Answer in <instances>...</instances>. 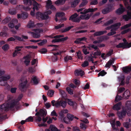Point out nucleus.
<instances>
[{
    "instance_id": "1",
    "label": "nucleus",
    "mask_w": 131,
    "mask_h": 131,
    "mask_svg": "<svg viewBox=\"0 0 131 131\" xmlns=\"http://www.w3.org/2000/svg\"><path fill=\"white\" fill-rule=\"evenodd\" d=\"M18 102L13 100L6 103L0 105V121L5 119L6 116L2 115L9 110L13 108L15 105H18Z\"/></svg>"
},
{
    "instance_id": "2",
    "label": "nucleus",
    "mask_w": 131,
    "mask_h": 131,
    "mask_svg": "<svg viewBox=\"0 0 131 131\" xmlns=\"http://www.w3.org/2000/svg\"><path fill=\"white\" fill-rule=\"evenodd\" d=\"M52 12L50 10L45 12L43 13L38 12L36 14V17L37 18L41 19V20H45L48 19L49 18L48 15H50Z\"/></svg>"
},
{
    "instance_id": "3",
    "label": "nucleus",
    "mask_w": 131,
    "mask_h": 131,
    "mask_svg": "<svg viewBox=\"0 0 131 131\" xmlns=\"http://www.w3.org/2000/svg\"><path fill=\"white\" fill-rule=\"evenodd\" d=\"M10 76L9 75H6L0 77V85L2 86H5L6 89L9 90L10 86L7 84V81L10 78Z\"/></svg>"
},
{
    "instance_id": "4",
    "label": "nucleus",
    "mask_w": 131,
    "mask_h": 131,
    "mask_svg": "<svg viewBox=\"0 0 131 131\" xmlns=\"http://www.w3.org/2000/svg\"><path fill=\"white\" fill-rule=\"evenodd\" d=\"M52 105L53 106H55L56 107L62 106L63 108H65L67 104L66 101L61 100H58L56 102L54 100H53L51 102Z\"/></svg>"
},
{
    "instance_id": "5",
    "label": "nucleus",
    "mask_w": 131,
    "mask_h": 131,
    "mask_svg": "<svg viewBox=\"0 0 131 131\" xmlns=\"http://www.w3.org/2000/svg\"><path fill=\"white\" fill-rule=\"evenodd\" d=\"M78 16L77 14L75 13L70 17L69 20H71L72 22L79 23L81 19L80 16L79 17H77Z\"/></svg>"
},
{
    "instance_id": "6",
    "label": "nucleus",
    "mask_w": 131,
    "mask_h": 131,
    "mask_svg": "<svg viewBox=\"0 0 131 131\" xmlns=\"http://www.w3.org/2000/svg\"><path fill=\"white\" fill-rule=\"evenodd\" d=\"M127 113V111L126 109L123 108L121 111H118L117 112V114L119 118L122 119L124 118Z\"/></svg>"
},
{
    "instance_id": "7",
    "label": "nucleus",
    "mask_w": 131,
    "mask_h": 131,
    "mask_svg": "<svg viewBox=\"0 0 131 131\" xmlns=\"http://www.w3.org/2000/svg\"><path fill=\"white\" fill-rule=\"evenodd\" d=\"M33 7L32 8L33 10L31 11L30 12V15L32 16H35V10L36 9L37 10H38L39 8L38 7L40 5L39 4H38L37 3L35 0L33 1Z\"/></svg>"
},
{
    "instance_id": "8",
    "label": "nucleus",
    "mask_w": 131,
    "mask_h": 131,
    "mask_svg": "<svg viewBox=\"0 0 131 131\" xmlns=\"http://www.w3.org/2000/svg\"><path fill=\"white\" fill-rule=\"evenodd\" d=\"M27 83V81L26 80L23 82L19 85V88L22 92H24L26 91V84Z\"/></svg>"
},
{
    "instance_id": "9",
    "label": "nucleus",
    "mask_w": 131,
    "mask_h": 131,
    "mask_svg": "<svg viewBox=\"0 0 131 131\" xmlns=\"http://www.w3.org/2000/svg\"><path fill=\"white\" fill-rule=\"evenodd\" d=\"M36 32H31V34L33 37L35 38H38L40 37V34L39 33L40 32L39 29H35Z\"/></svg>"
},
{
    "instance_id": "10",
    "label": "nucleus",
    "mask_w": 131,
    "mask_h": 131,
    "mask_svg": "<svg viewBox=\"0 0 131 131\" xmlns=\"http://www.w3.org/2000/svg\"><path fill=\"white\" fill-rule=\"evenodd\" d=\"M120 7L117 9L116 13L118 15H121L122 14L125 10V8L123 7V5L120 4Z\"/></svg>"
},
{
    "instance_id": "11",
    "label": "nucleus",
    "mask_w": 131,
    "mask_h": 131,
    "mask_svg": "<svg viewBox=\"0 0 131 131\" xmlns=\"http://www.w3.org/2000/svg\"><path fill=\"white\" fill-rule=\"evenodd\" d=\"M121 105V102H119L114 105L113 107L112 108L114 110L117 111H118L120 110Z\"/></svg>"
},
{
    "instance_id": "12",
    "label": "nucleus",
    "mask_w": 131,
    "mask_h": 131,
    "mask_svg": "<svg viewBox=\"0 0 131 131\" xmlns=\"http://www.w3.org/2000/svg\"><path fill=\"white\" fill-rule=\"evenodd\" d=\"M28 14L26 12H23L21 14H18L17 15L18 19L21 18L23 19H26L28 17Z\"/></svg>"
},
{
    "instance_id": "13",
    "label": "nucleus",
    "mask_w": 131,
    "mask_h": 131,
    "mask_svg": "<svg viewBox=\"0 0 131 131\" xmlns=\"http://www.w3.org/2000/svg\"><path fill=\"white\" fill-rule=\"evenodd\" d=\"M122 70L124 73L128 74L131 71V66L123 67Z\"/></svg>"
},
{
    "instance_id": "14",
    "label": "nucleus",
    "mask_w": 131,
    "mask_h": 131,
    "mask_svg": "<svg viewBox=\"0 0 131 131\" xmlns=\"http://www.w3.org/2000/svg\"><path fill=\"white\" fill-rule=\"evenodd\" d=\"M122 18L126 21H128L129 19H131V12H128L127 15H123Z\"/></svg>"
},
{
    "instance_id": "15",
    "label": "nucleus",
    "mask_w": 131,
    "mask_h": 131,
    "mask_svg": "<svg viewBox=\"0 0 131 131\" xmlns=\"http://www.w3.org/2000/svg\"><path fill=\"white\" fill-rule=\"evenodd\" d=\"M91 14H84L81 15L80 16V18L81 19H85L86 20L89 19L90 17L91 16Z\"/></svg>"
},
{
    "instance_id": "16",
    "label": "nucleus",
    "mask_w": 131,
    "mask_h": 131,
    "mask_svg": "<svg viewBox=\"0 0 131 131\" xmlns=\"http://www.w3.org/2000/svg\"><path fill=\"white\" fill-rule=\"evenodd\" d=\"M126 111H131V100L127 101L125 103V108Z\"/></svg>"
},
{
    "instance_id": "17",
    "label": "nucleus",
    "mask_w": 131,
    "mask_h": 131,
    "mask_svg": "<svg viewBox=\"0 0 131 131\" xmlns=\"http://www.w3.org/2000/svg\"><path fill=\"white\" fill-rule=\"evenodd\" d=\"M97 8H95L94 9L92 8H89L88 9H85L83 11L84 14H86V13L89 12H95L97 10Z\"/></svg>"
},
{
    "instance_id": "18",
    "label": "nucleus",
    "mask_w": 131,
    "mask_h": 131,
    "mask_svg": "<svg viewBox=\"0 0 131 131\" xmlns=\"http://www.w3.org/2000/svg\"><path fill=\"white\" fill-rule=\"evenodd\" d=\"M67 103L70 106H74L75 108H76L77 104L75 102L73 101L71 99H68L67 100Z\"/></svg>"
},
{
    "instance_id": "19",
    "label": "nucleus",
    "mask_w": 131,
    "mask_h": 131,
    "mask_svg": "<svg viewBox=\"0 0 131 131\" xmlns=\"http://www.w3.org/2000/svg\"><path fill=\"white\" fill-rule=\"evenodd\" d=\"M75 73L76 76H82L84 74V72L82 70H77L75 71Z\"/></svg>"
},
{
    "instance_id": "20",
    "label": "nucleus",
    "mask_w": 131,
    "mask_h": 131,
    "mask_svg": "<svg viewBox=\"0 0 131 131\" xmlns=\"http://www.w3.org/2000/svg\"><path fill=\"white\" fill-rule=\"evenodd\" d=\"M107 32L106 30L101 31H97L95 32L94 34V37L100 36Z\"/></svg>"
},
{
    "instance_id": "21",
    "label": "nucleus",
    "mask_w": 131,
    "mask_h": 131,
    "mask_svg": "<svg viewBox=\"0 0 131 131\" xmlns=\"http://www.w3.org/2000/svg\"><path fill=\"white\" fill-rule=\"evenodd\" d=\"M130 95V93L128 90L125 91L123 94V96L125 99H127L128 98Z\"/></svg>"
},
{
    "instance_id": "22",
    "label": "nucleus",
    "mask_w": 131,
    "mask_h": 131,
    "mask_svg": "<svg viewBox=\"0 0 131 131\" xmlns=\"http://www.w3.org/2000/svg\"><path fill=\"white\" fill-rule=\"evenodd\" d=\"M123 41L124 42H123L125 46V47L126 48H129L131 47V42L129 43L127 42V40L125 38H124L123 39Z\"/></svg>"
},
{
    "instance_id": "23",
    "label": "nucleus",
    "mask_w": 131,
    "mask_h": 131,
    "mask_svg": "<svg viewBox=\"0 0 131 131\" xmlns=\"http://www.w3.org/2000/svg\"><path fill=\"white\" fill-rule=\"evenodd\" d=\"M66 0H58L55 2V4L57 5H62L64 4Z\"/></svg>"
},
{
    "instance_id": "24",
    "label": "nucleus",
    "mask_w": 131,
    "mask_h": 131,
    "mask_svg": "<svg viewBox=\"0 0 131 131\" xmlns=\"http://www.w3.org/2000/svg\"><path fill=\"white\" fill-rule=\"evenodd\" d=\"M80 1V0H75L74 1L71 3V7L73 8L75 7Z\"/></svg>"
},
{
    "instance_id": "25",
    "label": "nucleus",
    "mask_w": 131,
    "mask_h": 131,
    "mask_svg": "<svg viewBox=\"0 0 131 131\" xmlns=\"http://www.w3.org/2000/svg\"><path fill=\"white\" fill-rule=\"evenodd\" d=\"M32 80L33 85H37L38 84L39 82L36 76H34L32 79Z\"/></svg>"
},
{
    "instance_id": "26",
    "label": "nucleus",
    "mask_w": 131,
    "mask_h": 131,
    "mask_svg": "<svg viewBox=\"0 0 131 131\" xmlns=\"http://www.w3.org/2000/svg\"><path fill=\"white\" fill-rule=\"evenodd\" d=\"M59 92L62 97L63 98H66L67 96V94L66 92L64 91L59 90Z\"/></svg>"
},
{
    "instance_id": "27",
    "label": "nucleus",
    "mask_w": 131,
    "mask_h": 131,
    "mask_svg": "<svg viewBox=\"0 0 131 131\" xmlns=\"http://www.w3.org/2000/svg\"><path fill=\"white\" fill-rule=\"evenodd\" d=\"M110 12V9L109 7H107L103 9L102 10V13L104 14H106Z\"/></svg>"
},
{
    "instance_id": "28",
    "label": "nucleus",
    "mask_w": 131,
    "mask_h": 131,
    "mask_svg": "<svg viewBox=\"0 0 131 131\" xmlns=\"http://www.w3.org/2000/svg\"><path fill=\"white\" fill-rule=\"evenodd\" d=\"M50 129L51 131H59V130L54 126L53 125H50Z\"/></svg>"
},
{
    "instance_id": "29",
    "label": "nucleus",
    "mask_w": 131,
    "mask_h": 131,
    "mask_svg": "<svg viewBox=\"0 0 131 131\" xmlns=\"http://www.w3.org/2000/svg\"><path fill=\"white\" fill-rule=\"evenodd\" d=\"M41 42L38 43L37 44L38 45L41 46H42L47 42V40L46 39H43V40H41H41L40 41Z\"/></svg>"
},
{
    "instance_id": "30",
    "label": "nucleus",
    "mask_w": 131,
    "mask_h": 131,
    "mask_svg": "<svg viewBox=\"0 0 131 131\" xmlns=\"http://www.w3.org/2000/svg\"><path fill=\"white\" fill-rule=\"evenodd\" d=\"M40 116H45L46 115L47 112L46 110L41 109L40 110Z\"/></svg>"
},
{
    "instance_id": "31",
    "label": "nucleus",
    "mask_w": 131,
    "mask_h": 131,
    "mask_svg": "<svg viewBox=\"0 0 131 131\" xmlns=\"http://www.w3.org/2000/svg\"><path fill=\"white\" fill-rule=\"evenodd\" d=\"M74 115L70 114H68L67 115V118H68V120L69 121H72L74 119Z\"/></svg>"
},
{
    "instance_id": "32",
    "label": "nucleus",
    "mask_w": 131,
    "mask_h": 131,
    "mask_svg": "<svg viewBox=\"0 0 131 131\" xmlns=\"http://www.w3.org/2000/svg\"><path fill=\"white\" fill-rule=\"evenodd\" d=\"M11 19L9 17H7L2 21V23L4 24H6L9 22Z\"/></svg>"
},
{
    "instance_id": "33",
    "label": "nucleus",
    "mask_w": 131,
    "mask_h": 131,
    "mask_svg": "<svg viewBox=\"0 0 131 131\" xmlns=\"http://www.w3.org/2000/svg\"><path fill=\"white\" fill-rule=\"evenodd\" d=\"M113 20L112 19H110L104 24V25L105 26H108L113 23Z\"/></svg>"
},
{
    "instance_id": "34",
    "label": "nucleus",
    "mask_w": 131,
    "mask_h": 131,
    "mask_svg": "<svg viewBox=\"0 0 131 131\" xmlns=\"http://www.w3.org/2000/svg\"><path fill=\"white\" fill-rule=\"evenodd\" d=\"M77 56L79 59H82L83 58V56H82V54L81 53V52L79 51L78 52H77Z\"/></svg>"
},
{
    "instance_id": "35",
    "label": "nucleus",
    "mask_w": 131,
    "mask_h": 131,
    "mask_svg": "<svg viewBox=\"0 0 131 131\" xmlns=\"http://www.w3.org/2000/svg\"><path fill=\"white\" fill-rule=\"evenodd\" d=\"M107 74V72L105 71L104 70H103L100 72L98 74V77L101 76H103Z\"/></svg>"
},
{
    "instance_id": "36",
    "label": "nucleus",
    "mask_w": 131,
    "mask_h": 131,
    "mask_svg": "<svg viewBox=\"0 0 131 131\" xmlns=\"http://www.w3.org/2000/svg\"><path fill=\"white\" fill-rule=\"evenodd\" d=\"M73 26H71L68 27L62 31V32H64L69 31L71 28L73 27Z\"/></svg>"
},
{
    "instance_id": "37",
    "label": "nucleus",
    "mask_w": 131,
    "mask_h": 131,
    "mask_svg": "<svg viewBox=\"0 0 131 131\" xmlns=\"http://www.w3.org/2000/svg\"><path fill=\"white\" fill-rule=\"evenodd\" d=\"M80 127L83 130H85L87 126L85 124L81 123L80 124Z\"/></svg>"
},
{
    "instance_id": "38",
    "label": "nucleus",
    "mask_w": 131,
    "mask_h": 131,
    "mask_svg": "<svg viewBox=\"0 0 131 131\" xmlns=\"http://www.w3.org/2000/svg\"><path fill=\"white\" fill-rule=\"evenodd\" d=\"M65 14L63 12H59L57 13L56 15V17H62L65 15Z\"/></svg>"
},
{
    "instance_id": "39",
    "label": "nucleus",
    "mask_w": 131,
    "mask_h": 131,
    "mask_svg": "<svg viewBox=\"0 0 131 131\" xmlns=\"http://www.w3.org/2000/svg\"><path fill=\"white\" fill-rule=\"evenodd\" d=\"M9 48V46L7 44H6L3 45L2 47V49L4 51L7 50Z\"/></svg>"
},
{
    "instance_id": "40",
    "label": "nucleus",
    "mask_w": 131,
    "mask_h": 131,
    "mask_svg": "<svg viewBox=\"0 0 131 131\" xmlns=\"http://www.w3.org/2000/svg\"><path fill=\"white\" fill-rule=\"evenodd\" d=\"M84 48L82 49V51H83V53L85 55H86L89 53V52L87 51V49L86 48V47L85 46H83Z\"/></svg>"
},
{
    "instance_id": "41",
    "label": "nucleus",
    "mask_w": 131,
    "mask_h": 131,
    "mask_svg": "<svg viewBox=\"0 0 131 131\" xmlns=\"http://www.w3.org/2000/svg\"><path fill=\"white\" fill-rule=\"evenodd\" d=\"M66 90L69 94L71 95L73 94V91L70 88L67 87L66 88Z\"/></svg>"
},
{
    "instance_id": "42",
    "label": "nucleus",
    "mask_w": 131,
    "mask_h": 131,
    "mask_svg": "<svg viewBox=\"0 0 131 131\" xmlns=\"http://www.w3.org/2000/svg\"><path fill=\"white\" fill-rule=\"evenodd\" d=\"M116 47L117 48H125L124 47H125V46L123 42H122L119 43L118 45L116 46Z\"/></svg>"
},
{
    "instance_id": "43",
    "label": "nucleus",
    "mask_w": 131,
    "mask_h": 131,
    "mask_svg": "<svg viewBox=\"0 0 131 131\" xmlns=\"http://www.w3.org/2000/svg\"><path fill=\"white\" fill-rule=\"evenodd\" d=\"M72 59V58L71 56H67L64 58V61L66 62H68L69 60H71Z\"/></svg>"
},
{
    "instance_id": "44",
    "label": "nucleus",
    "mask_w": 131,
    "mask_h": 131,
    "mask_svg": "<svg viewBox=\"0 0 131 131\" xmlns=\"http://www.w3.org/2000/svg\"><path fill=\"white\" fill-rule=\"evenodd\" d=\"M130 123L129 122H126L124 123L123 125L124 127L128 129L130 127Z\"/></svg>"
},
{
    "instance_id": "45",
    "label": "nucleus",
    "mask_w": 131,
    "mask_h": 131,
    "mask_svg": "<svg viewBox=\"0 0 131 131\" xmlns=\"http://www.w3.org/2000/svg\"><path fill=\"white\" fill-rule=\"evenodd\" d=\"M122 97L121 96L117 95L116 97L115 102H116L121 100Z\"/></svg>"
},
{
    "instance_id": "46",
    "label": "nucleus",
    "mask_w": 131,
    "mask_h": 131,
    "mask_svg": "<svg viewBox=\"0 0 131 131\" xmlns=\"http://www.w3.org/2000/svg\"><path fill=\"white\" fill-rule=\"evenodd\" d=\"M54 93V91L52 90H49L47 93V95L50 97H52Z\"/></svg>"
},
{
    "instance_id": "47",
    "label": "nucleus",
    "mask_w": 131,
    "mask_h": 131,
    "mask_svg": "<svg viewBox=\"0 0 131 131\" xmlns=\"http://www.w3.org/2000/svg\"><path fill=\"white\" fill-rule=\"evenodd\" d=\"M113 30L112 29L111 30V32L108 33L107 35L108 36H111L115 34L116 32L115 31H113Z\"/></svg>"
},
{
    "instance_id": "48",
    "label": "nucleus",
    "mask_w": 131,
    "mask_h": 131,
    "mask_svg": "<svg viewBox=\"0 0 131 131\" xmlns=\"http://www.w3.org/2000/svg\"><path fill=\"white\" fill-rule=\"evenodd\" d=\"M121 23L120 22L111 25L112 26H113V27H118V28L121 26Z\"/></svg>"
},
{
    "instance_id": "49",
    "label": "nucleus",
    "mask_w": 131,
    "mask_h": 131,
    "mask_svg": "<svg viewBox=\"0 0 131 131\" xmlns=\"http://www.w3.org/2000/svg\"><path fill=\"white\" fill-rule=\"evenodd\" d=\"M89 62L88 61H85L81 65L83 67H85L88 66L89 65Z\"/></svg>"
},
{
    "instance_id": "50",
    "label": "nucleus",
    "mask_w": 131,
    "mask_h": 131,
    "mask_svg": "<svg viewBox=\"0 0 131 131\" xmlns=\"http://www.w3.org/2000/svg\"><path fill=\"white\" fill-rule=\"evenodd\" d=\"M39 52L41 54H45L47 53V50L45 48H42Z\"/></svg>"
},
{
    "instance_id": "51",
    "label": "nucleus",
    "mask_w": 131,
    "mask_h": 131,
    "mask_svg": "<svg viewBox=\"0 0 131 131\" xmlns=\"http://www.w3.org/2000/svg\"><path fill=\"white\" fill-rule=\"evenodd\" d=\"M131 26V23L125 25L121 27V29H125L130 27Z\"/></svg>"
},
{
    "instance_id": "52",
    "label": "nucleus",
    "mask_w": 131,
    "mask_h": 131,
    "mask_svg": "<svg viewBox=\"0 0 131 131\" xmlns=\"http://www.w3.org/2000/svg\"><path fill=\"white\" fill-rule=\"evenodd\" d=\"M113 52V50L112 49H111L106 54V55L109 56L112 55Z\"/></svg>"
},
{
    "instance_id": "53",
    "label": "nucleus",
    "mask_w": 131,
    "mask_h": 131,
    "mask_svg": "<svg viewBox=\"0 0 131 131\" xmlns=\"http://www.w3.org/2000/svg\"><path fill=\"white\" fill-rule=\"evenodd\" d=\"M87 3L88 2L82 1L81 4L79 5V7H84V6L86 5Z\"/></svg>"
},
{
    "instance_id": "54",
    "label": "nucleus",
    "mask_w": 131,
    "mask_h": 131,
    "mask_svg": "<svg viewBox=\"0 0 131 131\" xmlns=\"http://www.w3.org/2000/svg\"><path fill=\"white\" fill-rule=\"evenodd\" d=\"M31 57L29 54H27L24 57L25 60H30Z\"/></svg>"
},
{
    "instance_id": "55",
    "label": "nucleus",
    "mask_w": 131,
    "mask_h": 131,
    "mask_svg": "<svg viewBox=\"0 0 131 131\" xmlns=\"http://www.w3.org/2000/svg\"><path fill=\"white\" fill-rule=\"evenodd\" d=\"M26 120V121H27V122H32L33 121V118L31 116H30L28 117Z\"/></svg>"
},
{
    "instance_id": "56",
    "label": "nucleus",
    "mask_w": 131,
    "mask_h": 131,
    "mask_svg": "<svg viewBox=\"0 0 131 131\" xmlns=\"http://www.w3.org/2000/svg\"><path fill=\"white\" fill-rule=\"evenodd\" d=\"M52 3L51 0H48L46 3V7L48 8L51 5Z\"/></svg>"
},
{
    "instance_id": "57",
    "label": "nucleus",
    "mask_w": 131,
    "mask_h": 131,
    "mask_svg": "<svg viewBox=\"0 0 131 131\" xmlns=\"http://www.w3.org/2000/svg\"><path fill=\"white\" fill-rule=\"evenodd\" d=\"M101 54V53L100 51H96L94 52L93 54L94 56H98L100 55Z\"/></svg>"
},
{
    "instance_id": "58",
    "label": "nucleus",
    "mask_w": 131,
    "mask_h": 131,
    "mask_svg": "<svg viewBox=\"0 0 131 131\" xmlns=\"http://www.w3.org/2000/svg\"><path fill=\"white\" fill-rule=\"evenodd\" d=\"M68 38V37L67 36L65 37L61 38H59V42L64 41L66 40Z\"/></svg>"
},
{
    "instance_id": "59",
    "label": "nucleus",
    "mask_w": 131,
    "mask_h": 131,
    "mask_svg": "<svg viewBox=\"0 0 131 131\" xmlns=\"http://www.w3.org/2000/svg\"><path fill=\"white\" fill-rule=\"evenodd\" d=\"M74 83L77 86H79L80 84V81L79 80L75 79L74 81Z\"/></svg>"
},
{
    "instance_id": "60",
    "label": "nucleus",
    "mask_w": 131,
    "mask_h": 131,
    "mask_svg": "<svg viewBox=\"0 0 131 131\" xmlns=\"http://www.w3.org/2000/svg\"><path fill=\"white\" fill-rule=\"evenodd\" d=\"M8 35V34L6 32H1L0 33V36H1L6 37Z\"/></svg>"
},
{
    "instance_id": "61",
    "label": "nucleus",
    "mask_w": 131,
    "mask_h": 131,
    "mask_svg": "<svg viewBox=\"0 0 131 131\" xmlns=\"http://www.w3.org/2000/svg\"><path fill=\"white\" fill-rule=\"evenodd\" d=\"M98 4L97 0H94L92 1L90 3L91 5H96Z\"/></svg>"
},
{
    "instance_id": "62",
    "label": "nucleus",
    "mask_w": 131,
    "mask_h": 131,
    "mask_svg": "<svg viewBox=\"0 0 131 131\" xmlns=\"http://www.w3.org/2000/svg\"><path fill=\"white\" fill-rule=\"evenodd\" d=\"M35 119L36 122H40L42 120L41 118L39 116H38L37 117H36Z\"/></svg>"
},
{
    "instance_id": "63",
    "label": "nucleus",
    "mask_w": 131,
    "mask_h": 131,
    "mask_svg": "<svg viewBox=\"0 0 131 131\" xmlns=\"http://www.w3.org/2000/svg\"><path fill=\"white\" fill-rule=\"evenodd\" d=\"M111 65L112 63L111 62H110V61H109L106 63L105 66V67L110 68V66Z\"/></svg>"
},
{
    "instance_id": "64",
    "label": "nucleus",
    "mask_w": 131,
    "mask_h": 131,
    "mask_svg": "<svg viewBox=\"0 0 131 131\" xmlns=\"http://www.w3.org/2000/svg\"><path fill=\"white\" fill-rule=\"evenodd\" d=\"M17 88H12L10 89V92L12 93H15L16 92Z\"/></svg>"
}]
</instances>
